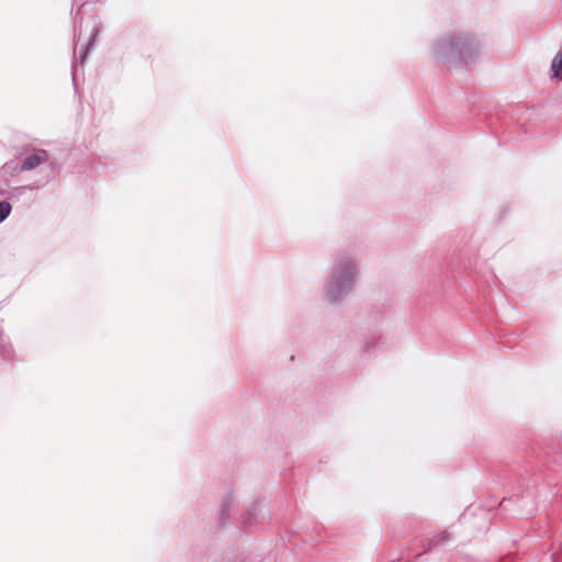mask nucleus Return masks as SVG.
<instances>
[{
  "instance_id": "f257e3e1",
  "label": "nucleus",
  "mask_w": 562,
  "mask_h": 562,
  "mask_svg": "<svg viewBox=\"0 0 562 562\" xmlns=\"http://www.w3.org/2000/svg\"><path fill=\"white\" fill-rule=\"evenodd\" d=\"M47 157L45 153L42 154H34L29 157H26L21 166V170H32L46 161Z\"/></svg>"
},
{
  "instance_id": "f03ea898",
  "label": "nucleus",
  "mask_w": 562,
  "mask_h": 562,
  "mask_svg": "<svg viewBox=\"0 0 562 562\" xmlns=\"http://www.w3.org/2000/svg\"><path fill=\"white\" fill-rule=\"evenodd\" d=\"M553 77L562 79V52L559 53L552 61Z\"/></svg>"
},
{
  "instance_id": "7ed1b4c3",
  "label": "nucleus",
  "mask_w": 562,
  "mask_h": 562,
  "mask_svg": "<svg viewBox=\"0 0 562 562\" xmlns=\"http://www.w3.org/2000/svg\"><path fill=\"white\" fill-rule=\"evenodd\" d=\"M11 212V204L7 201L0 202V223L4 221Z\"/></svg>"
}]
</instances>
